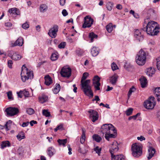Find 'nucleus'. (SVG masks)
Instances as JSON below:
<instances>
[{"mask_svg": "<svg viewBox=\"0 0 160 160\" xmlns=\"http://www.w3.org/2000/svg\"><path fill=\"white\" fill-rule=\"evenodd\" d=\"M101 132L105 135V137L108 141L111 138H115L117 136L116 128L111 124L103 125L101 128Z\"/></svg>", "mask_w": 160, "mask_h": 160, "instance_id": "1", "label": "nucleus"}, {"mask_svg": "<svg viewBox=\"0 0 160 160\" xmlns=\"http://www.w3.org/2000/svg\"><path fill=\"white\" fill-rule=\"evenodd\" d=\"M88 76L87 72H84L83 73L82 78L81 82L82 89L84 93L87 96H89L90 98H92L93 94L91 90V87L90 85V80H85Z\"/></svg>", "mask_w": 160, "mask_h": 160, "instance_id": "2", "label": "nucleus"}, {"mask_svg": "<svg viewBox=\"0 0 160 160\" xmlns=\"http://www.w3.org/2000/svg\"><path fill=\"white\" fill-rule=\"evenodd\" d=\"M159 28V26L157 22L151 21L148 23L146 27L144 28L143 30L146 31L148 34L153 36L157 34L159 32L158 30Z\"/></svg>", "mask_w": 160, "mask_h": 160, "instance_id": "3", "label": "nucleus"}, {"mask_svg": "<svg viewBox=\"0 0 160 160\" xmlns=\"http://www.w3.org/2000/svg\"><path fill=\"white\" fill-rule=\"evenodd\" d=\"M22 80L23 82H25L29 79L33 78V71H30L26 68L25 65H23L22 68V71L21 73Z\"/></svg>", "mask_w": 160, "mask_h": 160, "instance_id": "4", "label": "nucleus"}, {"mask_svg": "<svg viewBox=\"0 0 160 160\" xmlns=\"http://www.w3.org/2000/svg\"><path fill=\"white\" fill-rule=\"evenodd\" d=\"M146 59V54L145 51L142 49L138 52L136 57V61L139 65L142 66L144 64Z\"/></svg>", "mask_w": 160, "mask_h": 160, "instance_id": "5", "label": "nucleus"}, {"mask_svg": "<svg viewBox=\"0 0 160 160\" xmlns=\"http://www.w3.org/2000/svg\"><path fill=\"white\" fill-rule=\"evenodd\" d=\"M132 155L134 157H138L142 153L141 146L139 144H133L132 146Z\"/></svg>", "mask_w": 160, "mask_h": 160, "instance_id": "6", "label": "nucleus"}, {"mask_svg": "<svg viewBox=\"0 0 160 160\" xmlns=\"http://www.w3.org/2000/svg\"><path fill=\"white\" fill-rule=\"evenodd\" d=\"M154 98L150 96L148 100L145 101L144 103V106L147 109H152L155 105V102L154 100Z\"/></svg>", "mask_w": 160, "mask_h": 160, "instance_id": "7", "label": "nucleus"}, {"mask_svg": "<svg viewBox=\"0 0 160 160\" xmlns=\"http://www.w3.org/2000/svg\"><path fill=\"white\" fill-rule=\"evenodd\" d=\"M60 73L62 77L68 78L71 75V69L69 67H63Z\"/></svg>", "mask_w": 160, "mask_h": 160, "instance_id": "8", "label": "nucleus"}, {"mask_svg": "<svg viewBox=\"0 0 160 160\" xmlns=\"http://www.w3.org/2000/svg\"><path fill=\"white\" fill-rule=\"evenodd\" d=\"M84 23L82 24V27L83 28L90 27L93 22V20L90 17L87 16L84 17Z\"/></svg>", "mask_w": 160, "mask_h": 160, "instance_id": "9", "label": "nucleus"}, {"mask_svg": "<svg viewBox=\"0 0 160 160\" xmlns=\"http://www.w3.org/2000/svg\"><path fill=\"white\" fill-rule=\"evenodd\" d=\"M89 113V117L93 122H95L98 118V114L97 111L93 110L88 111Z\"/></svg>", "mask_w": 160, "mask_h": 160, "instance_id": "10", "label": "nucleus"}, {"mask_svg": "<svg viewBox=\"0 0 160 160\" xmlns=\"http://www.w3.org/2000/svg\"><path fill=\"white\" fill-rule=\"evenodd\" d=\"M58 31V26L57 25H54L53 27L51 28L48 32V35L51 38H55L57 35V32Z\"/></svg>", "mask_w": 160, "mask_h": 160, "instance_id": "11", "label": "nucleus"}, {"mask_svg": "<svg viewBox=\"0 0 160 160\" xmlns=\"http://www.w3.org/2000/svg\"><path fill=\"white\" fill-rule=\"evenodd\" d=\"M5 111L8 116H13L16 115L19 112L18 108L9 107L6 109Z\"/></svg>", "mask_w": 160, "mask_h": 160, "instance_id": "12", "label": "nucleus"}, {"mask_svg": "<svg viewBox=\"0 0 160 160\" xmlns=\"http://www.w3.org/2000/svg\"><path fill=\"white\" fill-rule=\"evenodd\" d=\"M100 78L97 76H95L93 79V85L96 90H100V86L101 84L100 82Z\"/></svg>", "mask_w": 160, "mask_h": 160, "instance_id": "13", "label": "nucleus"}, {"mask_svg": "<svg viewBox=\"0 0 160 160\" xmlns=\"http://www.w3.org/2000/svg\"><path fill=\"white\" fill-rule=\"evenodd\" d=\"M118 150V144L116 142H115L112 144L111 148L110 149V152L111 155H113L114 153L116 152Z\"/></svg>", "mask_w": 160, "mask_h": 160, "instance_id": "14", "label": "nucleus"}, {"mask_svg": "<svg viewBox=\"0 0 160 160\" xmlns=\"http://www.w3.org/2000/svg\"><path fill=\"white\" fill-rule=\"evenodd\" d=\"M135 38L139 41H142L143 39V35L142 34L141 31L139 30H136L134 32Z\"/></svg>", "mask_w": 160, "mask_h": 160, "instance_id": "15", "label": "nucleus"}, {"mask_svg": "<svg viewBox=\"0 0 160 160\" xmlns=\"http://www.w3.org/2000/svg\"><path fill=\"white\" fill-rule=\"evenodd\" d=\"M23 43V40L22 38L20 37L14 43L12 44V46L15 47L17 46H21Z\"/></svg>", "mask_w": 160, "mask_h": 160, "instance_id": "16", "label": "nucleus"}, {"mask_svg": "<svg viewBox=\"0 0 160 160\" xmlns=\"http://www.w3.org/2000/svg\"><path fill=\"white\" fill-rule=\"evenodd\" d=\"M46 152L48 155L51 157L56 152V150L53 147H50L48 148Z\"/></svg>", "mask_w": 160, "mask_h": 160, "instance_id": "17", "label": "nucleus"}, {"mask_svg": "<svg viewBox=\"0 0 160 160\" xmlns=\"http://www.w3.org/2000/svg\"><path fill=\"white\" fill-rule=\"evenodd\" d=\"M118 76L117 74H115L111 76L109 78L110 82L113 85H115L117 81Z\"/></svg>", "mask_w": 160, "mask_h": 160, "instance_id": "18", "label": "nucleus"}, {"mask_svg": "<svg viewBox=\"0 0 160 160\" xmlns=\"http://www.w3.org/2000/svg\"><path fill=\"white\" fill-rule=\"evenodd\" d=\"M148 159H150L154 155L155 152V150L152 147H150L148 149Z\"/></svg>", "mask_w": 160, "mask_h": 160, "instance_id": "19", "label": "nucleus"}, {"mask_svg": "<svg viewBox=\"0 0 160 160\" xmlns=\"http://www.w3.org/2000/svg\"><path fill=\"white\" fill-rule=\"evenodd\" d=\"M9 56L12 59L14 60H19L22 57L20 55L16 53H13L12 55V54L9 53Z\"/></svg>", "mask_w": 160, "mask_h": 160, "instance_id": "20", "label": "nucleus"}, {"mask_svg": "<svg viewBox=\"0 0 160 160\" xmlns=\"http://www.w3.org/2000/svg\"><path fill=\"white\" fill-rule=\"evenodd\" d=\"M112 156V160H125V157L120 154Z\"/></svg>", "mask_w": 160, "mask_h": 160, "instance_id": "21", "label": "nucleus"}, {"mask_svg": "<svg viewBox=\"0 0 160 160\" xmlns=\"http://www.w3.org/2000/svg\"><path fill=\"white\" fill-rule=\"evenodd\" d=\"M8 12L10 13H12L13 14L19 15H20V11L19 9L16 8H12L8 10Z\"/></svg>", "mask_w": 160, "mask_h": 160, "instance_id": "22", "label": "nucleus"}, {"mask_svg": "<svg viewBox=\"0 0 160 160\" xmlns=\"http://www.w3.org/2000/svg\"><path fill=\"white\" fill-rule=\"evenodd\" d=\"M91 52L92 56L95 57L98 54L99 49L98 48L95 47H93L91 49Z\"/></svg>", "mask_w": 160, "mask_h": 160, "instance_id": "23", "label": "nucleus"}, {"mask_svg": "<svg viewBox=\"0 0 160 160\" xmlns=\"http://www.w3.org/2000/svg\"><path fill=\"white\" fill-rule=\"evenodd\" d=\"M142 87L144 88L147 84V81L146 78L144 76H142L139 79Z\"/></svg>", "mask_w": 160, "mask_h": 160, "instance_id": "24", "label": "nucleus"}, {"mask_svg": "<svg viewBox=\"0 0 160 160\" xmlns=\"http://www.w3.org/2000/svg\"><path fill=\"white\" fill-rule=\"evenodd\" d=\"M45 84L48 86L49 85L52 83V80L51 78L49 76H46L45 78Z\"/></svg>", "mask_w": 160, "mask_h": 160, "instance_id": "25", "label": "nucleus"}, {"mask_svg": "<svg viewBox=\"0 0 160 160\" xmlns=\"http://www.w3.org/2000/svg\"><path fill=\"white\" fill-rule=\"evenodd\" d=\"M38 99L39 102L42 103L48 101V98L46 95L42 94L41 96L39 97Z\"/></svg>", "mask_w": 160, "mask_h": 160, "instance_id": "26", "label": "nucleus"}, {"mask_svg": "<svg viewBox=\"0 0 160 160\" xmlns=\"http://www.w3.org/2000/svg\"><path fill=\"white\" fill-rule=\"evenodd\" d=\"M155 72V70L154 68L150 67V68L147 69L146 72L147 74L149 77H151L152 75Z\"/></svg>", "mask_w": 160, "mask_h": 160, "instance_id": "27", "label": "nucleus"}, {"mask_svg": "<svg viewBox=\"0 0 160 160\" xmlns=\"http://www.w3.org/2000/svg\"><path fill=\"white\" fill-rule=\"evenodd\" d=\"M154 94L157 98L158 101H160V88H157L154 90Z\"/></svg>", "mask_w": 160, "mask_h": 160, "instance_id": "28", "label": "nucleus"}, {"mask_svg": "<svg viewBox=\"0 0 160 160\" xmlns=\"http://www.w3.org/2000/svg\"><path fill=\"white\" fill-rule=\"evenodd\" d=\"M47 6L45 4H42L40 6L39 10L40 12H44L47 9Z\"/></svg>", "mask_w": 160, "mask_h": 160, "instance_id": "29", "label": "nucleus"}, {"mask_svg": "<svg viewBox=\"0 0 160 160\" xmlns=\"http://www.w3.org/2000/svg\"><path fill=\"white\" fill-rule=\"evenodd\" d=\"M98 37V35L93 32H91L89 33V38L91 39V42H93L94 39H96Z\"/></svg>", "mask_w": 160, "mask_h": 160, "instance_id": "30", "label": "nucleus"}, {"mask_svg": "<svg viewBox=\"0 0 160 160\" xmlns=\"http://www.w3.org/2000/svg\"><path fill=\"white\" fill-rule=\"evenodd\" d=\"M60 86L59 84H56L55 87L52 90L53 93L55 94L58 93L60 91Z\"/></svg>", "mask_w": 160, "mask_h": 160, "instance_id": "31", "label": "nucleus"}, {"mask_svg": "<svg viewBox=\"0 0 160 160\" xmlns=\"http://www.w3.org/2000/svg\"><path fill=\"white\" fill-rule=\"evenodd\" d=\"M57 141L60 145H62L64 147L67 142V139H58Z\"/></svg>", "mask_w": 160, "mask_h": 160, "instance_id": "32", "label": "nucleus"}, {"mask_svg": "<svg viewBox=\"0 0 160 160\" xmlns=\"http://www.w3.org/2000/svg\"><path fill=\"white\" fill-rule=\"evenodd\" d=\"M85 131L83 129H82V134L80 138V142L82 144L84 143L85 140Z\"/></svg>", "mask_w": 160, "mask_h": 160, "instance_id": "33", "label": "nucleus"}, {"mask_svg": "<svg viewBox=\"0 0 160 160\" xmlns=\"http://www.w3.org/2000/svg\"><path fill=\"white\" fill-rule=\"evenodd\" d=\"M10 146V143L8 141L2 142L1 144V147L2 149H3L7 147H9Z\"/></svg>", "mask_w": 160, "mask_h": 160, "instance_id": "34", "label": "nucleus"}, {"mask_svg": "<svg viewBox=\"0 0 160 160\" xmlns=\"http://www.w3.org/2000/svg\"><path fill=\"white\" fill-rule=\"evenodd\" d=\"M106 28L109 33L111 32L113 29L112 24L111 23H109L106 26Z\"/></svg>", "mask_w": 160, "mask_h": 160, "instance_id": "35", "label": "nucleus"}, {"mask_svg": "<svg viewBox=\"0 0 160 160\" xmlns=\"http://www.w3.org/2000/svg\"><path fill=\"white\" fill-rule=\"evenodd\" d=\"M17 137L18 140L20 141L22 139L25 138V136L24 135L23 132H21L19 133L17 136Z\"/></svg>", "mask_w": 160, "mask_h": 160, "instance_id": "36", "label": "nucleus"}, {"mask_svg": "<svg viewBox=\"0 0 160 160\" xmlns=\"http://www.w3.org/2000/svg\"><path fill=\"white\" fill-rule=\"evenodd\" d=\"M58 58V53L56 52L52 54L51 57V59L52 61H55L57 60Z\"/></svg>", "mask_w": 160, "mask_h": 160, "instance_id": "37", "label": "nucleus"}, {"mask_svg": "<svg viewBox=\"0 0 160 160\" xmlns=\"http://www.w3.org/2000/svg\"><path fill=\"white\" fill-rule=\"evenodd\" d=\"M92 138L94 140L98 142H100L102 139L97 134L93 135L92 136Z\"/></svg>", "mask_w": 160, "mask_h": 160, "instance_id": "38", "label": "nucleus"}, {"mask_svg": "<svg viewBox=\"0 0 160 160\" xmlns=\"http://www.w3.org/2000/svg\"><path fill=\"white\" fill-rule=\"evenodd\" d=\"M85 147H84L83 148L80 147L78 149V151L81 153L85 154L87 152V150L85 149Z\"/></svg>", "mask_w": 160, "mask_h": 160, "instance_id": "39", "label": "nucleus"}, {"mask_svg": "<svg viewBox=\"0 0 160 160\" xmlns=\"http://www.w3.org/2000/svg\"><path fill=\"white\" fill-rule=\"evenodd\" d=\"M94 150L96 152V153L98 154V156H100L101 155V148L97 146L94 149Z\"/></svg>", "mask_w": 160, "mask_h": 160, "instance_id": "40", "label": "nucleus"}, {"mask_svg": "<svg viewBox=\"0 0 160 160\" xmlns=\"http://www.w3.org/2000/svg\"><path fill=\"white\" fill-rule=\"evenodd\" d=\"M11 125H10L7 124H5L4 126L0 125V128H1L2 129L5 128L6 131H8L11 129Z\"/></svg>", "mask_w": 160, "mask_h": 160, "instance_id": "41", "label": "nucleus"}, {"mask_svg": "<svg viewBox=\"0 0 160 160\" xmlns=\"http://www.w3.org/2000/svg\"><path fill=\"white\" fill-rule=\"evenodd\" d=\"M42 113L43 115L46 117H49L50 116V112L47 110H43L42 111Z\"/></svg>", "mask_w": 160, "mask_h": 160, "instance_id": "42", "label": "nucleus"}, {"mask_svg": "<svg viewBox=\"0 0 160 160\" xmlns=\"http://www.w3.org/2000/svg\"><path fill=\"white\" fill-rule=\"evenodd\" d=\"M113 4L111 2H108L106 5V8L108 10L111 11L112 9Z\"/></svg>", "mask_w": 160, "mask_h": 160, "instance_id": "43", "label": "nucleus"}, {"mask_svg": "<svg viewBox=\"0 0 160 160\" xmlns=\"http://www.w3.org/2000/svg\"><path fill=\"white\" fill-rule=\"evenodd\" d=\"M26 112L28 114L32 115L34 113V111L32 108H29L27 109Z\"/></svg>", "mask_w": 160, "mask_h": 160, "instance_id": "44", "label": "nucleus"}, {"mask_svg": "<svg viewBox=\"0 0 160 160\" xmlns=\"http://www.w3.org/2000/svg\"><path fill=\"white\" fill-rule=\"evenodd\" d=\"M133 110V109L132 108H129L127 109L126 112L127 115L128 116L131 115L132 112Z\"/></svg>", "mask_w": 160, "mask_h": 160, "instance_id": "45", "label": "nucleus"}, {"mask_svg": "<svg viewBox=\"0 0 160 160\" xmlns=\"http://www.w3.org/2000/svg\"><path fill=\"white\" fill-rule=\"evenodd\" d=\"M66 45V43L65 42H62L60 44L58 45V48L60 49L64 48Z\"/></svg>", "mask_w": 160, "mask_h": 160, "instance_id": "46", "label": "nucleus"}, {"mask_svg": "<svg viewBox=\"0 0 160 160\" xmlns=\"http://www.w3.org/2000/svg\"><path fill=\"white\" fill-rule=\"evenodd\" d=\"M135 88L133 86H132L131 88H130L128 92V98H129L132 94V93L134 92L135 90Z\"/></svg>", "mask_w": 160, "mask_h": 160, "instance_id": "47", "label": "nucleus"}, {"mask_svg": "<svg viewBox=\"0 0 160 160\" xmlns=\"http://www.w3.org/2000/svg\"><path fill=\"white\" fill-rule=\"evenodd\" d=\"M63 125L62 123L58 125L56 128H54V131L55 132H57L58 130H62L63 129Z\"/></svg>", "mask_w": 160, "mask_h": 160, "instance_id": "48", "label": "nucleus"}, {"mask_svg": "<svg viewBox=\"0 0 160 160\" xmlns=\"http://www.w3.org/2000/svg\"><path fill=\"white\" fill-rule=\"evenodd\" d=\"M130 13L133 15V16L136 18H139V15L138 14L136 13H135L134 11L132 10L130 11Z\"/></svg>", "mask_w": 160, "mask_h": 160, "instance_id": "49", "label": "nucleus"}, {"mask_svg": "<svg viewBox=\"0 0 160 160\" xmlns=\"http://www.w3.org/2000/svg\"><path fill=\"white\" fill-rule=\"evenodd\" d=\"M111 67L113 71H114L118 68L117 65L114 62H113L112 64Z\"/></svg>", "mask_w": 160, "mask_h": 160, "instance_id": "50", "label": "nucleus"}, {"mask_svg": "<svg viewBox=\"0 0 160 160\" xmlns=\"http://www.w3.org/2000/svg\"><path fill=\"white\" fill-rule=\"evenodd\" d=\"M22 27L24 29H27L29 28V24L27 22H26L22 24Z\"/></svg>", "mask_w": 160, "mask_h": 160, "instance_id": "51", "label": "nucleus"}, {"mask_svg": "<svg viewBox=\"0 0 160 160\" xmlns=\"http://www.w3.org/2000/svg\"><path fill=\"white\" fill-rule=\"evenodd\" d=\"M22 92H23V95L25 96V97H28L29 95V92L28 91L24 90H22Z\"/></svg>", "mask_w": 160, "mask_h": 160, "instance_id": "52", "label": "nucleus"}, {"mask_svg": "<svg viewBox=\"0 0 160 160\" xmlns=\"http://www.w3.org/2000/svg\"><path fill=\"white\" fill-rule=\"evenodd\" d=\"M7 96L8 99H12V92L11 91H9L7 92Z\"/></svg>", "mask_w": 160, "mask_h": 160, "instance_id": "53", "label": "nucleus"}, {"mask_svg": "<svg viewBox=\"0 0 160 160\" xmlns=\"http://www.w3.org/2000/svg\"><path fill=\"white\" fill-rule=\"evenodd\" d=\"M8 67H9V68H12V65L13 63L12 61L11 60H8Z\"/></svg>", "mask_w": 160, "mask_h": 160, "instance_id": "54", "label": "nucleus"}, {"mask_svg": "<svg viewBox=\"0 0 160 160\" xmlns=\"http://www.w3.org/2000/svg\"><path fill=\"white\" fill-rule=\"evenodd\" d=\"M17 94L18 97L20 98H22V95H23V92H22V90H20L19 92H17Z\"/></svg>", "mask_w": 160, "mask_h": 160, "instance_id": "55", "label": "nucleus"}, {"mask_svg": "<svg viewBox=\"0 0 160 160\" xmlns=\"http://www.w3.org/2000/svg\"><path fill=\"white\" fill-rule=\"evenodd\" d=\"M100 100V99L99 98V97L98 96H95V98L92 99V102H94L95 101H96V103L98 101Z\"/></svg>", "mask_w": 160, "mask_h": 160, "instance_id": "56", "label": "nucleus"}, {"mask_svg": "<svg viewBox=\"0 0 160 160\" xmlns=\"http://www.w3.org/2000/svg\"><path fill=\"white\" fill-rule=\"evenodd\" d=\"M62 14L64 16H66L68 15V12L66 9H63L62 11Z\"/></svg>", "mask_w": 160, "mask_h": 160, "instance_id": "57", "label": "nucleus"}, {"mask_svg": "<svg viewBox=\"0 0 160 160\" xmlns=\"http://www.w3.org/2000/svg\"><path fill=\"white\" fill-rule=\"evenodd\" d=\"M5 25L6 27H7L8 28H9L12 26V24L10 22H7L5 23Z\"/></svg>", "mask_w": 160, "mask_h": 160, "instance_id": "58", "label": "nucleus"}, {"mask_svg": "<svg viewBox=\"0 0 160 160\" xmlns=\"http://www.w3.org/2000/svg\"><path fill=\"white\" fill-rule=\"evenodd\" d=\"M137 139L138 140H140L141 141H142L143 140H144L145 139V138L143 136H141L140 137H138Z\"/></svg>", "mask_w": 160, "mask_h": 160, "instance_id": "59", "label": "nucleus"}, {"mask_svg": "<svg viewBox=\"0 0 160 160\" xmlns=\"http://www.w3.org/2000/svg\"><path fill=\"white\" fill-rule=\"evenodd\" d=\"M68 148L69 152H68V153L69 155H71L72 154V152H71L72 149L71 148L70 146L69 145H68Z\"/></svg>", "mask_w": 160, "mask_h": 160, "instance_id": "60", "label": "nucleus"}, {"mask_svg": "<svg viewBox=\"0 0 160 160\" xmlns=\"http://www.w3.org/2000/svg\"><path fill=\"white\" fill-rule=\"evenodd\" d=\"M66 0H60V4L62 6H63L64 5L65 3Z\"/></svg>", "mask_w": 160, "mask_h": 160, "instance_id": "61", "label": "nucleus"}, {"mask_svg": "<svg viewBox=\"0 0 160 160\" xmlns=\"http://www.w3.org/2000/svg\"><path fill=\"white\" fill-rule=\"evenodd\" d=\"M37 123V122L36 121L32 120L30 122V124L31 126H32L34 124H35Z\"/></svg>", "mask_w": 160, "mask_h": 160, "instance_id": "62", "label": "nucleus"}, {"mask_svg": "<svg viewBox=\"0 0 160 160\" xmlns=\"http://www.w3.org/2000/svg\"><path fill=\"white\" fill-rule=\"evenodd\" d=\"M28 124H29L28 122H24L22 124V126L23 127H24L27 126H28Z\"/></svg>", "mask_w": 160, "mask_h": 160, "instance_id": "63", "label": "nucleus"}, {"mask_svg": "<svg viewBox=\"0 0 160 160\" xmlns=\"http://www.w3.org/2000/svg\"><path fill=\"white\" fill-rule=\"evenodd\" d=\"M116 8L117 9L119 10H121L122 8V7L121 4H118L116 6Z\"/></svg>", "mask_w": 160, "mask_h": 160, "instance_id": "64", "label": "nucleus"}]
</instances>
